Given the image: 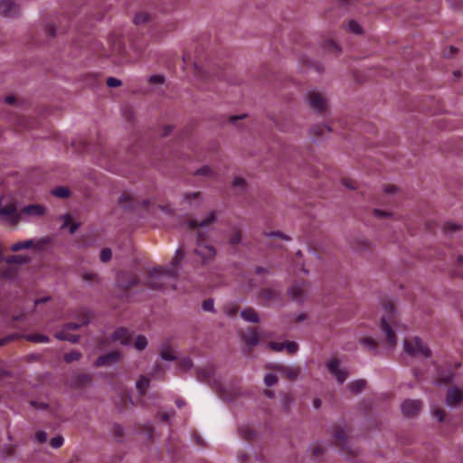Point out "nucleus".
<instances>
[{
	"mask_svg": "<svg viewBox=\"0 0 463 463\" xmlns=\"http://www.w3.org/2000/svg\"><path fill=\"white\" fill-rule=\"evenodd\" d=\"M194 252L201 260L203 264L213 262L217 254L214 246L206 241L205 234L201 231L196 232Z\"/></svg>",
	"mask_w": 463,
	"mask_h": 463,
	"instance_id": "nucleus-1",
	"label": "nucleus"
},
{
	"mask_svg": "<svg viewBox=\"0 0 463 463\" xmlns=\"http://www.w3.org/2000/svg\"><path fill=\"white\" fill-rule=\"evenodd\" d=\"M184 257V252L177 249L170 261V266L154 268L150 270V276L155 279H160L161 278L175 279L178 276V266Z\"/></svg>",
	"mask_w": 463,
	"mask_h": 463,
	"instance_id": "nucleus-2",
	"label": "nucleus"
},
{
	"mask_svg": "<svg viewBox=\"0 0 463 463\" xmlns=\"http://www.w3.org/2000/svg\"><path fill=\"white\" fill-rule=\"evenodd\" d=\"M403 352L411 357L421 355L428 358L431 354L430 349L420 337H414L411 341H405L403 343Z\"/></svg>",
	"mask_w": 463,
	"mask_h": 463,
	"instance_id": "nucleus-3",
	"label": "nucleus"
},
{
	"mask_svg": "<svg viewBox=\"0 0 463 463\" xmlns=\"http://www.w3.org/2000/svg\"><path fill=\"white\" fill-rule=\"evenodd\" d=\"M333 437L335 444L341 446L340 453L346 460H353L359 453L357 449H353L348 445L346 433L344 429L337 430Z\"/></svg>",
	"mask_w": 463,
	"mask_h": 463,
	"instance_id": "nucleus-4",
	"label": "nucleus"
},
{
	"mask_svg": "<svg viewBox=\"0 0 463 463\" xmlns=\"http://www.w3.org/2000/svg\"><path fill=\"white\" fill-rule=\"evenodd\" d=\"M0 216L7 223L14 225L21 222V209L18 210L16 202H10L6 204L2 205L0 209Z\"/></svg>",
	"mask_w": 463,
	"mask_h": 463,
	"instance_id": "nucleus-5",
	"label": "nucleus"
},
{
	"mask_svg": "<svg viewBox=\"0 0 463 463\" xmlns=\"http://www.w3.org/2000/svg\"><path fill=\"white\" fill-rule=\"evenodd\" d=\"M46 213V207L43 204H28L21 208V222H31L41 218Z\"/></svg>",
	"mask_w": 463,
	"mask_h": 463,
	"instance_id": "nucleus-6",
	"label": "nucleus"
},
{
	"mask_svg": "<svg viewBox=\"0 0 463 463\" xmlns=\"http://www.w3.org/2000/svg\"><path fill=\"white\" fill-rule=\"evenodd\" d=\"M216 221H217V213H216V212L212 211L209 213H207V215L203 220H201L200 222H198L195 220H190L185 222V225L187 226V228H189L191 230L200 227L201 228L200 231L204 233V232H207L210 225L216 222Z\"/></svg>",
	"mask_w": 463,
	"mask_h": 463,
	"instance_id": "nucleus-7",
	"label": "nucleus"
},
{
	"mask_svg": "<svg viewBox=\"0 0 463 463\" xmlns=\"http://www.w3.org/2000/svg\"><path fill=\"white\" fill-rule=\"evenodd\" d=\"M309 107L318 113H322L326 109L327 102L326 98L317 91H311L307 97Z\"/></svg>",
	"mask_w": 463,
	"mask_h": 463,
	"instance_id": "nucleus-8",
	"label": "nucleus"
},
{
	"mask_svg": "<svg viewBox=\"0 0 463 463\" xmlns=\"http://www.w3.org/2000/svg\"><path fill=\"white\" fill-rule=\"evenodd\" d=\"M326 368L331 374H333L340 384H343L348 377V372L346 369L341 368L340 361L336 358H333L327 361Z\"/></svg>",
	"mask_w": 463,
	"mask_h": 463,
	"instance_id": "nucleus-9",
	"label": "nucleus"
},
{
	"mask_svg": "<svg viewBox=\"0 0 463 463\" xmlns=\"http://www.w3.org/2000/svg\"><path fill=\"white\" fill-rule=\"evenodd\" d=\"M421 407L422 403L420 400L407 399L401 404V411L405 417H413L420 412Z\"/></svg>",
	"mask_w": 463,
	"mask_h": 463,
	"instance_id": "nucleus-10",
	"label": "nucleus"
},
{
	"mask_svg": "<svg viewBox=\"0 0 463 463\" xmlns=\"http://www.w3.org/2000/svg\"><path fill=\"white\" fill-rule=\"evenodd\" d=\"M90 322V313L87 309L84 308V309L80 310V315L78 317L77 322H71V323L65 324L62 326L61 330H65V333H68L69 330H78L80 327L89 325Z\"/></svg>",
	"mask_w": 463,
	"mask_h": 463,
	"instance_id": "nucleus-11",
	"label": "nucleus"
},
{
	"mask_svg": "<svg viewBox=\"0 0 463 463\" xmlns=\"http://www.w3.org/2000/svg\"><path fill=\"white\" fill-rule=\"evenodd\" d=\"M463 401V390L458 386H452L448 389L446 396V404L449 408L457 407Z\"/></svg>",
	"mask_w": 463,
	"mask_h": 463,
	"instance_id": "nucleus-12",
	"label": "nucleus"
},
{
	"mask_svg": "<svg viewBox=\"0 0 463 463\" xmlns=\"http://www.w3.org/2000/svg\"><path fill=\"white\" fill-rule=\"evenodd\" d=\"M119 362V353L109 352L103 355H100L94 363L96 367L109 366L116 364Z\"/></svg>",
	"mask_w": 463,
	"mask_h": 463,
	"instance_id": "nucleus-13",
	"label": "nucleus"
},
{
	"mask_svg": "<svg viewBox=\"0 0 463 463\" xmlns=\"http://www.w3.org/2000/svg\"><path fill=\"white\" fill-rule=\"evenodd\" d=\"M380 327L383 333L386 335V338L390 344V348L392 349L396 345V336L390 323L387 321L385 317H382Z\"/></svg>",
	"mask_w": 463,
	"mask_h": 463,
	"instance_id": "nucleus-14",
	"label": "nucleus"
},
{
	"mask_svg": "<svg viewBox=\"0 0 463 463\" xmlns=\"http://www.w3.org/2000/svg\"><path fill=\"white\" fill-rule=\"evenodd\" d=\"M111 338L115 342H119L122 345H129L132 343V337L128 331L123 327L118 328L111 335Z\"/></svg>",
	"mask_w": 463,
	"mask_h": 463,
	"instance_id": "nucleus-15",
	"label": "nucleus"
},
{
	"mask_svg": "<svg viewBox=\"0 0 463 463\" xmlns=\"http://www.w3.org/2000/svg\"><path fill=\"white\" fill-rule=\"evenodd\" d=\"M303 287V283H296L288 288V295L293 301L300 303L304 300Z\"/></svg>",
	"mask_w": 463,
	"mask_h": 463,
	"instance_id": "nucleus-16",
	"label": "nucleus"
},
{
	"mask_svg": "<svg viewBox=\"0 0 463 463\" xmlns=\"http://www.w3.org/2000/svg\"><path fill=\"white\" fill-rule=\"evenodd\" d=\"M275 368L289 380H295L300 373V368L297 366L277 365Z\"/></svg>",
	"mask_w": 463,
	"mask_h": 463,
	"instance_id": "nucleus-17",
	"label": "nucleus"
},
{
	"mask_svg": "<svg viewBox=\"0 0 463 463\" xmlns=\"http://www.w3.org/2000/svg\"><path fill=\"white\" fill-rule=\"evenodd\" d=\"M118 281L124 288H128L138 284V279L132 275L127 273H120L118 275Z\"/></svg>",
	"mask_w": 463,
	"mask_h": 463,
	"instance_id": "nucleus-18",
	"label": "nucleus"
},
{
	"mask_svg": "<svg viewBox=\"0 0 463 463\" xmlns=\"http://www.w3.org/2000/svg\"><path fill=\"white\" fill-rule=\"evenodd\" d=\"M183 202L189 204H200L202 203V194L200 192H188L183 194Z\"/></svg>",
	"mask_w": 463,
	"mask_h": 463,
	"instance_id": "nucleus-19",
	"label": "nucleus"
},
{
	"mask_svg": "<svg viewBox=\"0 0 463 463\" xmlns=\"http://www.w3.org/2000/svg\"><path fill=\"white\" fill-rule=\"evenodd\" d=\"M15 13V5L13 0H0V14L4 16Z\"/></svg>",
	"mask_w": 463,
	"mask_h": 463,
	"instance_id": "nucleus-20",
	"label": "nucleus"
},
{
	"mask_svg": "<svg viewBox=\"0 0 463 463\" xmlns=\"http://www.w3.org/2000/svg\"><path fill=\"white\" fill-rule=\"evenodd\" d=\"M160 356L165 361H174L177 359L176 352L166 344L161 346Z\"/></svg>",
	"mask_w": 463,
	"mask_h": 463,
	"instance_id": "nucleus-21",
	"label": "nucleus"
},
{
	"mask_svg": "<svg viewBox=\"0 0 463 463\" xmlns=\"http://www.w3.org/2000/svg\"><path fill=\"white\" fill-rule=\"evenodd\" d=\"M241 316L247 322L258 323L260 321L259 314L252 308L243 309Z\"/></svg>",
	"mask_w": 463,
	"mask_h": 463,
	"instance_id": "nucleus-22",
	"label": "nucleus"
},
{
	"mask_svg": "<svg viewBox=\"0 0 463 463\" xmlns=\"http://www.w3.org/2000/svg\"><path fill=\"white\" fill-rule=\"evenodd\" d=\"M260 335L256 329L249 332L248 337L245 339V345L248 348H252L259 345Z\"/></svg>",
	"mask_w": 463,
	"mask_h": 463,
	"instance_id": "nucleus-23",
	"label": "nucleus"
},
{
	"mask_svg": "<svg viewBox=\"0 0 463 463\" xmlns=\"http://www.w3.org/2000/svg\"><path fill=\"white\" fill-rule=\"evenodd\" d=\"M365 385H366V382L364 380L358 379V380H354V381H352L351 383H349V384L347 385V388L353 393H359L365 388Z\"/></svg>",
	"mask_w": 463,
	"mask_h": 463,
	"instance_id": "nucleus-24",
	"label": "nucleus"
},
{
	"mask_svg": "<svg viewBox=\"0 0 463 463\" xmlns=\"http://www.w3.org/2000/svg\"><path fill=\"white\" fill-rule=\"evenodd\" d=\"M55 337L59 340L69 341L72 344L78 343L80 340L79 335H70L69 333H65V330H61L55 334Z\"/></svg>",
	"mask_w": 463,
	"mask_h": 463,
	"instance_id": "nucleus-25",
	"label": "nucleus"
},
{
	"mask_svg": "<svg viewBox=\"0 0 463 463\" xmlns=\"http://www.w3.org/2000/svg\"><path fill=\"white\" fill-rule=\"evenodd\" d=\"M33 245V240H27L24 241H18L11 246V250L19 251L25 249H30Z\"/></svg>",
	"mask_w": 463,
	"mask_h": 463,
	"instance_id": "nucleus-26",
	"label": "nucleus"
},
{
	"mask_svg": "<svg viewBox=\"0 0 463 463\" xmlns=\"http://www.w3.org/2000/svg\"><path fill=\"white\" fill-rule=\"evenodd\" d=\"M25 337L28 341L34 343H49L50 341V338L47 335L42 334L27 335Z\"/></svg>",
	"mask_w": 463,
	"mask_h": 463,
	"instance_id": "nucleus-27",
	"label": "nucleus"
},
{
	"mask_svg": "<svg viewBox=\"0 0 463 463\" xmlns=\"http://www.w3.org/2000/svg\"><path fill=\"white\" fill-rule=\"evenodd\" d=\"M194 364L190 358L185 357L179 362L178 371L180 373H187L193 368Z\"/></svg>",
	"mask_w": 463,
	"mask_h": 463,
	"instance_id": "nucleus-28",
	"label": "nucleus"
},
{
	"mask_svg": "<svg viewBox=\"0 0 463 463\" xmlns=\"http://www.w3.org/2000/svg\"><path fill=\"white\" fill-rule=\"evenodd\" d=\"M150 381L146 376H141L139 380L137 381L136 386L140 394H143L146 389L149 386Z\"/></svg>",
	"mask_w": 463,
	"mask_h": 463,
	"instance_id": "nucleus-29",
	"label": "nucleus"
},
{
	"mask_svg": "<svg viewBox=\"0 0 463 463\" xmlns=\"http://www.w3.org/2000/svg\"><path fill=\"white\" fill-rule=\"evenodd\" d=\"M359 343L367 350L377 352V344L374 340L370 337L363 338Z\"/></svg>",
	"mask_w": 463,
	"mask_h": 463,
	"instance_id": "nucleus-30",
	"label": "nucleus"
},
{
	"mask_svg": "<svg viewBox=\"0 0 463 463\" xmlns=\"http://www.w3.org/2000/svg\"><path fill=\"white\" fill-rule=\"evenodd\" d=\"M134 345L137 350L142 351L147 346V340L145 335H139L137 336Z\"/></svg>",
	"mask_w": 463,
	"mask_h": 463,
	"instance_id": "nucleus-31",
	"label": "nucleus"
},
{
	"mask_svg": "<svg viewBox=\"0 0 463 463\" xmlns=\"http://www.w3.org/2000/svg\"><path fill=\"white\" fill-rule=\"evenodd\" d=\"M26 261H27V259L21 255H13V256H9L5 259V262L8 264H13V263L24 264Z\"/></svg>",
	"mask_w": 463,
	"mask_h": 463,
	"instance_id": "nucleus-32",
	"label": "nucleus"
},
{
	"mask_svg": "<svg viewBox=\"0 0 463 463\" xmlns=\"http://www.w3.org/2000/svg\"><path fill=\"white\" fill-rule=\"evenodd\" d=\"M64 443V439L61 435H56L50 439V445L52 449H60Z\"/></svg>",
	"mask_w": 463,
	"mask_h": 463,
	"instance_id": "nucleus-33",
	"label": "nucleus"
},
{
	"mask_svg": "<svg viewBox=\"0 0 463 463\" xmlns=\"http://www.w3.org/2000/svg\"><path fill=\"white\" fill-rule=\"evenodd\" d=\"M52 194L59 198H66L69 196L70 191L66 187L59 186L52 190Z\"/></svg>",
	"mask_w": 463,
	"mask_h": 463,
	"instance_id": "nucleus-34",
	"label": "nucleus"
},
{
	"mask_svg": "<svg viewBox=\"0 0 463 463\" xmlns=\"http://www.w3.org/2000/svg\"><path fill=\"white\" fill-rule=\"evenodd\" d=\"M325 449V445L321 443H315L310 447L311 453L316 457H319L320 455H322Z\"/></svg>",
	"mask_w": 463,
	"mask_h": 463,
	"instance_id": "nucleus-35",
	"label": "nucleus"
},
{
	"mask_svg": "<svg viewBox=\"0 0 463 463\" xmlns=\"http://www.w3.org/2000/svg\"><path fill=\"white\" fill-rule=\"evenodd\" d=\"M81 356V354L78 351H71V352H69L67 353L65 355H64V360L66 363L70 364L71 362H74V361H78Z\"/></svg>",
	"mask_w": 463,
	"mask_h": 463,
	"instance_id": "nucleus-36",
	"label": "nucleus"
},
{
	"mask_svg": "<svg viewBox=\"0 0 463 463\" xmlns=\"http://www.w3.org/2000/svg\"><path fill=\"white\" fill-rule=\"evenodd\" d=\"M241 241V232L239 230H234L230 238L229 243L232 245H236Z\"/></svg>",
	"mask_w": 463,
	"mask_h": 463,
	"instance_id": "nucleus-37",
	"label": "nucleus"
},
{
	"mask_svg": "<svg viewBox=\"0 0 463 463\" xmlns=\"http://www.w3.org/2000/svg\"><path fill=\"white\" fill-rule=\"evenodd\" d=\"M194 175L201 176H213V172L208 165H203L194 172Z\"/></svg>",
	"mask_w": 463,
	"mask_h": 463,
	"instance_id": "nucleus-38",
	"label": "nucleus"
},
{
	"mask_svg": "<svg viewBox=\"0 0 463 463\" xmlns=\"http://www.w3.org/2000/svg\"><path fill=\"white\" fill-rule=\"evenodd\" d=\"M347 29L356 34H360L363 32L361 25L354 20L348 22Z\"/></svg>",
	"mask_w": 463,
	"mask_h": 463,
	"instance_id": "nucleus-39",
	"label": "nucleus"
},
{
	"mask_svg": "<svg viewBox=\"0 0 463 463\" xmlns=\"http://www.w3.org/2000/svg\"><path fill=\"white\" fill-rule=\"evenodd\" d=\"M232 184L235 188H239L241 191H245L247 185L245 179L240 176L234 177Z\"/></svg>",
	"mask_w": 463,
	"mask_h": 463,
	"instance_id": "nucleus-40",
	"label": "nucleus"
},
{
	"mask_svg": "<svg viewBox=\"0 0 463 463\" xmlns=\"http://www.w3.org/2000/svg\"><path fill=\"white\" fill-rule=\"evenodd\" d=\"M278 381L279 379L274 373H267L264 377V383L269 387L275 385Z\"/></svg>",
	"mask_w": 463,
	"mask_h": 463,
	"instance_id": "nucleus-41",
	"label": "nucleus"
},
{
	"mask_svg": "<svg viewBox=\"0 0 463 463\" xmlns=\"http://www.w3.org/2000/svg\"><path fill=\"white\" fill-rule=\"evenodd\" d=\"M261 296L265 300L269 301L276 298L277 292L273 289L266 288L262 290Z\"/></svg>",
	"mask_w": 463,
	"mask_h": 463,
	"instance_id": "nucleus-42",
	"label": "nucleus"
},
{
	"mask_svg": "<svg viewBox=\"0 0 463 463\" xmlns=\"http://www.w3.org/2000/svg\"><path fill=\"white\" fill-rule=\"evenodd\" d=\"M112 257V251L109 248H104L101 250L100 252V260L102 262H108L111 260Z\"/></svg>",
	"mask_w": 463,
	"mask_h": 463,
	"instance_id": "nucleus-43",
	"label": "nucleus"
},
{
	"mask_svg": "<svg viewBox=\"0 0 463 463\" xmlns=\"http://www.w3.org/2000/svg\"><path fill=\"white\" fill-rule=\"evenodd\" d=\"M148 14H146V13H140V14H137L136 16H135V19H134V22L136 24H145L148 21Z\"/></svg>",
	"mask_w": 463,
	"mask_h": 463,
	"instance_id": "nucleus-44",
	"label": "nucleus"
},
{
	"mask_svg": "<svg viewBox=\"0 0 463 463\" xmlns=\"http://www.w3.org/2000/svg\"><path fill=\"white\" fill-rule=\"evenodd\" d=\"M203 308L205 311H209V312L214 313L215 309H214V301H213V299L209 298V299L204 300L203 303Z\"/></svg>",
	"mask_w": 463,
	"mask_h": 463,
	"instance_id": "nucleus-45",
	"label": "nucleus"
},
{
	"mask_svg": "<svg viewBox=\"0 0 463 463\" xmlns=\"http://www.w3.org/2000/svg\"><path fill=\"white\" fill-rule=\"evenodd\" d=\"M150 374L155 378H160L163 375V369L160 364H156Z\"/></svg>",
	"mask_w": 463,
	"mask_h": 463,
	"instance_id": "nucleus-46",
	"label": "nucleus"
},
{
	"mask_svg": "<svg viewBox=\"0 0 463 463\" xmlns=\"http://www.w3.org/2000/svg\"><path fill=\"white\" fill-rule=\"evenodd\" d=\"M121 80L119 79H117V78H114V77H109L107 79V85L109 87V88H117V87H119L121 85Z\"/></svg>",
	"mask_w": 463,
	"mask_h": 463,
	"instance_id": "nucleus-47",
	"label": "nucleus"
},
{
	"mask_svg": "<svg viewBox=\"0 0 463 463\" xmlns=\"http://www.w3.org/2000/svg\"><path fill=\"white\" fill-rule=\"evenodd\" d=\"M432 416L436 418L439 422H442L445 420V412L441 409L433 410Z\"/></svg>",
	"mask_w": 463,
	"mask_h": 463,
	"instance_id": "nucleus-48",
	"label": "nucleus"
},
{
	"mask_svg": "<svg viewBox=\"0 0 463 463\" xmlns=\"http://www.w3.org/2000/svg\"><path fill=\"white\" fill-rule=\"evenodd\" d=\"M284 344L285 349H287L289 354H295L298 349V346L295 342H285Z\"/></svg>",
	"mask_w": 463,
	"mask_h": 463,
	"instance_id": "nucleus-49",
	"label": "nucleus"
},
{
	"mask_svg": "<svg viewBox=\"0 0 463 463\" xmlns=\"http://www.w3.org/2000/svg\"><path fill=\"white\" fill-rule=\"evenodd\" d=\"M269 347L276 352H281L285 349V344L284 343H276V342H270L269 344Z\"/></svg>",
	"mask_w": 463,
	"mask_h": 463,
	"instance_id": "nucleus-50",
	"label": "nucleus"
},
{
	"mask_svg": "<svg viewBox=\"0 0 463 463\" xmlns=\"http://www.w3.org/2000/svg\"><path fill=\"white\" fill-rule=\"evenodd\" d=\"M147 80L150 83L162 84L165 81V78L162 75H157L156 74V75H151L150 77H148Z\"/></svg>",
	"mask_w": 463,
	"mask_h": 463,
	"instance_id": "nucleus-51",
	"label": "nucleus"
},
{
	"mask_svg": "<svg viewBox=\"0 0 463 463\" xmlns=\"http://www.w3.org/2000/svg\"><path fill=\"white\" fill-rule=\"evenodd\" d=\"M47 433L43 430H39L35 434V439L39 443H44L47 440Z\"/></svg>",
	"mask_w": 463,
	"mask_h": 463,
	"instance_id": "nucleus-52",
	"label": "nucleus"
},
{
	"mask_svg": "<svg viewBox=\"0 0 463 463\" xmlns=\"http://www.w3.org/2000/svg\"><path fill=\"white\" fill-rule=\"evenodd\" d=\"M268 237H270V238H282L286 241H289L290 238L285 234H283L282 232H269L267 234Z\"/></svg>",
	"mask_w": 463,
	"mask_h": 463,
	"instance_id": "nucleus-53",
	"label": "nucleus"
},
{
	"mask_svg": "<svg viewBox=\"0 0 463 463\" xmlns=\"http://www.w3.org/2000/svg\"><path fill=\"white\" fill-rule=\"evenodd\" d=\"M132 199L131 195L128 193H124L120 198H119V203H121L122 207L124 208H128V205L127 203H125V202L127 201H130Z\"/></svg>",
	"mask_w": 463,
	"mask_h": 463,
	"instance_id": "nucleus-54",
	"label": "nucleus"
},
{
	"mask_svg": "<svg viewBox=\"0 0 463 463\" xmlns=\"http://www.w3.org/2000/svg\"><path fill=\"white\" fill-rule=\"evenodd\" d=\"M237 311H238L237 307H233V306L225 307V308H224L225 314L230 317L235 316Z\"/></svg>",
	"mask_w": 463,
	"mask_h": 463,
	"instance_id": "nucleus-55",
	"label": "nucleus"
},
{
	"mask_svg": "<svg viewBox=\"0 0 463 463\" xmlns=\"http://www.w3.org/2000/svg\"><path fill=\"white\" fill-rule=\"evenodd\" d=\"M241 434L246 439L253 438L256 434L250 429H241Z\"/></svg>",
	"mask_w": 463,
	"mask_h": 463,
	"instance_id": "nucleus-56",
	"label": "nucleus"
},
{
	"mask_svg": "<svg viewBox=\"0 0 463 463\" xmlns=\"http://www.w3.org/2000/svg\"><path fill=\"white\" fill-rule=\"evenodd\" d=\"M373 213L375 216L380 217V218L392 216V214L391 213L384 212V211L379 210V209H374Z\"/></svg>",
	"mask_w": 463,
	"mask_h": 463,
	"instance_id": "nucleus-57",
	"label": "nucleus"
},
{
	"mask_svg": "<svg viewBox=\"0 0 463 463\" xmlns=\"http://www.w3.org/2000/svg\"><path fill=\"white\" fill-rule=\"evenodd\" d=\"M212 373V370H200L198 372V378L200 381H203V379L207 378L210 376V374Z\"/></svg>",
	"mask_w": 463,
	"mask_h": 463,
	"instance_id": "nucleus-58",
	"label": "nucleus"
},
{
	"mask_svg": "<svg viewBox=\"0 0 463 463\" xmlns=\"http://www.w3.org/2000/svg\"><path fill=\"white\" fill-rule=\"evenodd\" d=\"M324 129H326L328 132L331 131V128L327 126H319V127H315L311 129L312 132H317L319 133V134H322Z\"/></svg>",
	"mask_w": 463,
	"mask_h": 463,
	"instance_id": "nucleus-59",
	"label": "nucleus"
},
{
	"mask_svg": "<svg viewBox=\"0 0 463 463\" xmlns=\"http://www.w3.org/2000/svg\"><path fill=\"white\" fill-rule=\"evenodd\" d=\"M13 339H14V335H7V336L3 337V338H0V345H5V344H7L8 342L12 341Z\"/></svg>",
	"mask_w": 463,
	"mask_h": 463,
	"instance_id": "nucleus-60",
	"label": "nucleus"
},
{
	"mask_svg": "<svg viewBox=\"0 0 463 463\" xmlns=\"http://www.w3.org/2000/svg\"><path fill=\"white\" fill-rule=\"evenodd\" d=\"M283 402H284V406L286 409H288L293 404L292 399L288 395H286L283 398Z\"/></svg>",
	"mask_w": 463,
	"mask_h": 463,
	"instance_id": "nucleus-61",
	"label": "nucleus"
},
{
	"mask_svg": "<svg viewBox=\"0 0 463 463\" xmlns=\"http://www.w3.org/2000/svg\"><path fill=\"white\" fill-rule=\"evenodd\" d=\"M31 404L39 410H43L48 407V405L43 402H32Z\"/></svg>",
	"mask_w": 463,
	"mask_h": 463,
	"instance_id": "nucleus-62",
	"label": "nucleus"
},
{
	"mask_svg": "<svg viewBox=\"0 0 463 463\" xmlns=\"http://www.w3.org/2000/svg\"><path fill=\"white\" fill-rule=\"evenodd\" d=\"M255 273L258 274V275H260L262 273H270V272H269V270L267 268L257 267L255 269Z\"/></svg>",
	"mask_w": 463,
	"mask_h": 463,
	"instance_id": "nucleus-63",
	"label": "nucleus"
},
{
	"mask_svg": "<svg viewBox=\"0 0 463 463\" xmlns=\"http://www.w3.org/2000/svg\"><path fill=\"white\" fill-rule=\"evenodd\" d=\"M47 33L51 37H54L56 34V31L53 25H49L47 28Z\"/></svg>",
	"mask_w": 463,
	"mask_h": 463,
	"instance_id": "nucleus-64",
	"label": "nucleus"
}]
</instances>
